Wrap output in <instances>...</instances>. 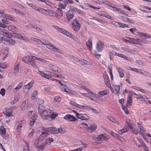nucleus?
<instances>
[{
  "label": "nucleus",
  "mask_w": 151,
  "mask_h": 151,
  "mask_svg": "<svg viewBox=\"0 0 151 151\" xmlns=\"http://www.w3.org/2000/svg\"><path fill=\"white\" fill-rule=\"evenodd\" d=\"M39 114L43 119L51 121L54 119L57 116L56 114H54L52 111L47 109L44 106L39 104L38 108Z\"/></svg>",
  "instance_id": "f257e3e1"
},
{
  "label": "nucleus",
  "mask_w": 151,
  "mask_h": 151,
  "mask_svg": "<svg viewBox=\"0 0 151 151\" xmlns=\"http://www.w3.org/2000/svg\"><path fill=\"white\" fill-rule=\"evenodd\" d=\"M38 43L39 44L41 45H46L47 48L55 52H60V50L59 49L57 48L55 46L52 45L50 43H49L48 44L44 43L41 40H40V41L38 42Z\"/></svg>",
  "instance_id": "f03ea898"
},
{
  "label": "nucleus",
  "mask_w": 151,
  "mask_h": 151,
  "mask_svg": "<svg viewBox=\"0 0 151 151\" xmlns=\"http://www.w3.org/2000/svg\"><path fill=\"white\" fill-rule=\"evenodd\" d=\"M129 40L124 39L123 41L126 42H128L135 44H138L139 42H142V40L141 39H138L136 37H127Z\"/></svg>",
  "instance_id": "7ed1b4c3"
},
{
  "label": "nucleus",
  "mask_w": 151,
  "mask_h": 151,
  "mask_svg": "<svg viewBox=\"0 0 151 151\" xmlns=\"http://www.w3.org/2000/svg\"><path fill=\"white\" fill-rule=\"evenodd\" d=\"M40 129L41 130L42 133L39 136L38 139L39 140H42L49 134V132L47 131V129L44 127H40Z\"/></svg>",
  "instance_id": "20e7f679"
},
{
  "label": "nucleus",
  "mask_w": 151,
  "mask_h": 151,
  "mask_svg": "<svg viewBox=\"0 0 151 151\" xmlns=\"http://www.w3.org/2000/svg\"><path fill=\"white\" fill-rule=\"evenodd\" d=\"M55 28L59 32L63 33L64 35L69 37H70L73 38L74 37V35L70 33L68 31H66L63 29L60 28L57 26H55Z\"/></svg>",
  "instance_id": "39448f33"
},
{
  "label": "nucleus",
  "mask_w": 151,
  "mask_h": 151,
  "mask_svg": "<svg viewBox=\"0 0 151 151\" xmlns=\"http://www.w3.org/2000/svg\"><path fill=\"white\" fill-rule=\"evenodd\" d=\"M73 112L75 114L76 116L78 118L81 120H87L89 119V117L86 114H79L74 110Z\"/></svg>",
  "instance_id": "423d86ee"
},
{
  "label": "nucleus",
  "mask_w": 151,
  "mask_h": 151,
  "mask_svg": "<svg viewBox=\"0 0 151 151\" xmlns=\"http://www.w3.org/2000/svg\"><path fill=\"white\" fill-rule=\"evenodd\" d=\"M71 27L74 31L77 32L79 30L81 26L78 21L74 20L72 22Z\"/></svg>",
  "instance_id": "0eeeda50"
},
{
  "label": "nucleus",
  "mask_w": 151,
  "mask_h": 151,
  "mask_svg": "<svg viewBox=\"0 0 151 151\" xmlns=\"http://www.w3.org/2000/svg\"><path fill=\"white\" fill-rule=\"evenodd\" d=\"M34 84V82L31 81L27 84L24 85L23 88L24 93H28L31 88L33 86Z\"/></svg>",
  "instance_id": "6e6552de"
},
{
  "label": "nucleus",
  "mask_w": 151,
  "mask_h": 151,
  "mask_svg": "<svg viewBox=\"0 0 151 151\" xmlns=\"http://www.w3.org/2000/svg\"><path fill=\"white\" fill-rule=\"evenodd\" d=\"M104 43L101 41H98L96 45V48L98 52H101L104 49Z\"/></svg>",
  "instance_id": "1a4fd4ad"
},
{
  "label": "nucleus",
  "mask_w": 151,
  "mask_h": 151,
  "mask_svg": "<svg viewBox=\"0 0 151 151\" xmlns=\"http://www.w3.org/2000/svg\"><path fill=\"white\" fill-rule=\"evenodd\" d=\"M64 119L68 121L75 122L77 120V119L72 115L68 114L64 117Z\"/></svg>",
  "instance_id": "9d476101"
},
{
  "label": "nucleus",
  "mask_w": 151,
  "mask_h": 151,
  "mask_svg": "<svg viewBox=\"0 0 151 151\" xmlns=\"http://www.w3.org/2000/svg\"><path fill=\"white\" fill-rule=\"evenodd\" d=\"M26 123V121L25 120L19 122L16 129L19 132L21 131L22 129V126L24 125Z\"/></svg>",
  "instance_id": "9b49d317"
},
{
  "label": "nucleus",
  "mask_w": 151,
  "mask_h": 151,
  "mask_svg": "<svg viewBox=\"0 0 151 151\" xmlns=\"http://www.w3.org/2000/svg\"><path fill=\"white\" fill-rule=\"evenodd\" d=\"M11 37H8L7 39L4 40V42L3 43L6 45H14L15 43V41L12 39L11 38Z\"/></svg>",
  "instance_id": "f8f14e48"
},
{
  "label": "nucleus",
  "mask_w": 151,
  "mask_h": 151,
  "mask_svg": "<svg viewBox=\"0 0 151 151\" xmlns=\"http://www.w3.org/2000/svg\"><path fill=\"white\" fill-rule=\"evenodd\" d=\"M70 104L73 106H76L78 108L86 110H87V106L78 104L73 101H71L70 102Z\"/></svg>",
  "instance_id": "ddd939ff"
},
{
  "label": "nucleus",
  "mask_w": 151,
  "mask_h": 151,
  "mask_svg": "<svg viewBox=\"0 0 151 151\" xmlns=\"http://www.w3.org/2000/svg\"><path fill=\"white\" fill-rule=\"evenodd\" d=\"M1 133L2 136L5 139H7L9 137L8 134L6 133V130L3 126H1L0 128Z\"/></svg>",
  "instance_id": "4468645a"
},
{
  "label": "nucleus",
  "mask_w": 151,
  "mask_h": 151,
  "mask_svg": "<svg viewBox=\"0 0 151 151\" xmlns=\"http://www.w3.org/2000/svg\"><path fill=\"white\" fill-rule=\"evenodd\" d=\"M97 139L99 141H106L109 139V138L105 134H104L99 135Z\"/></svg>",
  "instance_id": "2eb2a0df"
},
{
  "label": "nucleus",
  "mask_w": 151,
  "mask_h": 151,
  "mask_svg": "<svg viewBox=\"0 0 151 151\" xmlns=\"http://www.w3.org/2000/svg\"><path fill=\"white\" fill-rule=\"evenodd\" d=\"M0 34L1 35H4L5 36L8 37H12V35L8 32H7L5 29L0 28Z\"/></svg>",
  "instance_id": "dca6fc26"
},
{
  "label": "nucleus",
  "mask_w": 151,
  "mask_h": 151,
  "mask_svg": "<svg viewBox=\"0 0 151 151\" xmlns=\"http://www.w3.org/2000/svg\"><path fill=\"white\" fill-rule=\"evenodd\" d=\"M56 17L58 19H60L63 16V12L62 9L59 8H58L56 11L55 12Z\"/></svg>",
  "instance_id": "f3484780"
},
{
  "label": "nucleus",
  "mask_w": 151,
  "mask_h": 151,
  "mask_svg": "<svg viewBox=\"0 0 151 151\" xmlns=\"http://www.w3.org/2000/svg\"><path fill=\"white\" fill-rule=\"evenodd\" d=\"M13 111L9 109H5V111L3 112V114L6 116L8 117L12 116H13L12 115Z\"/></svg>",
  "instance_id": "a211bd4d"
},
{
  "label": "nucleus",
  "mask_w": 151,
  "mask_h": 151,
  "mask_svg": "<svg viewBox=\"0 0 151 151\" xmlns=\"http://www.w3.org/2000/svg\"><path fill=\"white\" fill-rule=\"evenodd\" d=\"M86 45L88 49L91 51L93 48L92 40L91 38L90 37L88 40L86 42Z\"/></svg>",
  "instance_id": "6ab92c4d"
},
{
  "label": "nucleus",
  "mask_w": 151,
  "mask_h": 151,
  "mask_svg": "<svg viewBox=\"0 0 151 151\" xmlns=\"http://www.w3.org/2000/svg\"><path fill=\"white\" fill-rule=\"evenodd\" d=\"M47 129L48 132H49L53 134H57L58 133V128L56 127H50L48 128Z\"/></svg>",
  "instance_id": "aec40b11"
},
{
  "label": "nucleus",
  "mask_w": 151,
  "mask_h": 151,
  "mask_svg": "<svg viewBox=\"0 0 151 151\" xmlns=\"http://www.w3.org/2000/svg\"><path fill=\"white\" fill-rule=\"evenodd\" d=\"M30 58V56H27L23 57L22 60L24 63L29 64L30 63L31 61Z\"/></svg>",
  "instance_id": "412c9836"
},
{
  "label": "nucleus",
  "mask_w": 151,
  "mask_h": 151,
  "mask_svg": "<svg viewBox=\"0 0 151 151\" xmlns=\"http://www.w3.org/2000/svg\"><path fill=\"white\" fill-rule=\"evenodd\" d=\"M119 18L122 19L124 21L127 22L128 23H134V21L133 20H130L128 18L125 16H121Z\"/></svg>",
  "instance_id": "4be33fe9"
},
{
  "label": "nucleus",
  "mask_w": 151,
  "mask_h": 151,
  "mask_svg": "<svg viewBox=\"0 0 151 151\" xmlns=\"http://www.w3.org/2000/svg\"><path fill=\"white\" fill-rule=\"evenodd\" d=\"M66 14L68 20H70L72 19L74 16L73 12L70 10H69L66 13Z\"/></svg>",
  "instance_id": "5701e85b"
},
{
  "label": "nucleus",
  "mask_w": 151,
  "mask_h": 151,
  "mask_svg": "<svg viewBox=\"0 0 151 151\" xmlns=\"http://www.w3.org/2000/svg\"><path fill=\"white\" fill-rule=\"evenodd\" d=\"M103 77L104 79V83L106 85H107L108 83H110V81L109 77L108 75L106 74V72L104 73L103 74Z\"/></svg>",
  "instance_id": "b1692460"
},
{
  "label": "nucleus",
  "mask_w": 151,
  "mask_h": 151,
  "mask_svg": "<svg viewBox=\"0 0 151 151\" xmlns=\"http://www.w3.org/2000/svg\"><path fill=\"white\" fill-rule=\"evenodd\" d=\"M118 53H117L113 50L110 51L109 52V56L110 59L111 60H112L114 59L113 55L118 57Z\"/></svg>",
  "instance_id": "393cba45"
},
{
  "label": "nucleus",
  "mask_w": 151,
  "mask_h": 151,
  "mask_svg": "<svg viewBox=\"0 0 151 151\" xmlns=\"http://www.w3.org/2000/svg\"><path fill=\"white\" fill-rule=\"evenodd\" d=\"M8 53V49L7 48H5L3 51V57L2 59L3 60H4L7 57Z\"/></svg>",
  "instance_id": "a878e982"
},
{
  "label": "nucleus",
  "mask_w": 151,
  "mask_h": 151,
  "mask_svg": "<svg viewBox=\"0 0 151 151\" xmlns=\"http://www.w3.org/2000/svg\"><path fill=\"white\" fill-rule=\"evenodd\" d=\"M109 91L107 90H105L102 91H99L98 94L101 96L107 95L109 93Z\"/></svg>",
  "instance_id": "bb28decb"
},
{
  "label": "nucleus",
  "mask_w": 151,
  "mask_h": 151,
  "mask_svg": "<svg viewBox=\"0 0 151 151\" xmlns=\"http://www.w3.org/2000/svg\"><path fill=\"white\" fill-rule=\"evenodd\" d=\"M121 49L123 51H125V52L130 53V54H132L133 52V51L132 50L129 49V47H121Z\"/></svg>",
  "instance_id": "cd10ccee"
},
{
  "label": "nucleus",
  "mask_w": 151,
  "mask_h": 151,
  "mask_svg": "<svg viewBox=\"0 0 151 151\" xmlns=\"http://www.w3.org/2000/svg\"><path fill=\"white\" fill-rule=\"evenodd\" d=\"M45 3L46 4L52 8L55 7V4L53 2H51L49 0H45Z\"/></svg>",
  "instance_id": "c85d7f7f"
},
{
  "label": "nucleus",
  "mask_w": 151,
  "mask_h": 151,
  "mask_svg": "<svg viewBox=\"0 0 151 151\" xmlns=\"http://www.w3.org/2000/svg\"><path fill=\"white\" fill-rule=\"evenodd\" d=\"M127 106L129 107L131 106L132 103V99L131 95H129L127 99Z\"/></svg>",
  "instance_id": "c756f323"
},
{
  "label": "nucleus",
  "mask_w": 151,
  "mask_h": 151,
  "mask_svg": "<svg viewBox=\"0 0 151 151\" xmlns=\"http://www.w3.org/2000/svg\"><path fill=\"white\" fill-rule=\"evenodd\" d=\"M22 110L24 111L27 109V106L26 104V101L24 100L22 103L21 106Z\"/></svg>",
  "instance_id": "7c9ffc66"
},
{
  "label": "nucleus",
  "mask_w": 151,
  "mask_h": 151,
  "mask_svg": "<svg viewBox=\"0 0 151 151\" xmlns=\"http://www.w3.org/2000/svg\"><path fill=\"white\" fill-rule=\"evenodd\" d=\"M4 17L9 20H10L13 22H14L15 21V19L14 17L10 16L9 15H7L5 14Z\"/></svg>",
  "instance_id": "2f4dec72"
},
{
  "label": "nucleus",
  "mask_w": 151,
  "mask_h": 151,
  "mask_svg": "<svg viewBox=\"0 0 151 151\" xmlns=\"http://www.w3.org/2000/svg\"><path fill=\"white\" fill-rule=\"evenodd\" d=\"M129 130V129L127 127H124L122 129L119 130L118 131V133L120 134H122L123 133L127 132Z\"/></svg>",
  "instance_id": "473e14b6"
},
{
  "label": "nucleus",
  "mask_w": 151,
  "mask_h": 151,
  "mask_svg": "<svg viewBox=\"0 0 151 151\" xmlns=\"http://www.w3.org/2000/svg\"><path fill=\"white\" fill-rule=\"evenodd\" d=\"M81 145H83V146H81V147L74 150H73L74 151H81L87 147V145L86 143H81Z\"/></svg>",
  "instance_id": "72a5a7b5"
},
{
  "label": "nucleus",
  "mask_w": 151,
  "mask_h": 151,
  "mask_svg": "<svg viewBox=\"0 0 151 151\" xmlns=\"http://www.w3.org/2000/svg\"><path fill=\"white\" fill-rule=\"evenodd\" d=\"M48 67L50 68L55 72L58 71V68L55 65L50 64L48 65Z\"/></svg>",
  "instance_id": "f704fd0d"
},
{
  "label": "nucleus",
  "mask_w": 151,
  "mask_h": 151,
  "mask_svg": "<svg viewBox=\"0 0 151 151\" xmlns=\"http://www.w3.org/2000/svg\"><path fill=\"white\" fill-rule=\"evenodd\" d=\"M19 64L17 63L15 64L14 69V73L15 74H17L19 71Z\"/></svg>",
  "instance_id": "c9c22d12"
},
{
  "label": "nucleus",
  "mask_w": 151,
  "mask_h": 151,
  "mask_svg": "<svg viewBox=\"0 0 151 151\" xmlns=\"http://www.w3.org/2000/svg\"><path fill=\"white\" fill-rule=\"evenodd\" d=\"M117 69L118 70V72L119 74V77L120 78H123L124 76V74L123 70L121 68H118Z\"/></svg>",
  "instance_id": "e433bc0d"
},
{
  "label": "nucleus",
  "mask_w": 151,
  "mask_h": 151,
  "mask_svg": "<svg viewBox=\"0 0 151 151\" xmlns=\"http://www.w3.org/2000/svg\"><path fill=\"white\" fill-rule=\"evenodd\" d=\"M23 85V82H21L19 83L17 85V86L14 89V90L15 92H17L22 87Z\"/></svg>",
  "instance_id": "4c0bfd02"
},
{
  "label": "nucleus",
  "mask_w": 151,
  "mask_h": 151,
  "mask_svg": "<svg viewBox=\"0 0 151 151\" xmlns=\"http://www.w3.org/2000/svg\"><path fill=\"white\" fill-rule=\"evenodd\" d=\"M113 22L117 23L118 24L119 27L121 28H124L125 27L127 28L129 27L128 25H127L124 24H123L120 22H116L114 21Z\"/></svg>",
  "instance_id": "58836bf2"
},
{
  "label": "nucleus",
  "mask_w": 151,
  "mask_h": 151,
  "mask_svg": "<svg viewBox=\"0 0 151 151\" xmlns=\"http://www.w3.org/2000/svg\"><path fill=\"white\" fill-rule=\"evenodd\" d=\"M97 127V126L94 124H91L89 126V129L91 132H93L95 131Z\"/></svg>",
  "instance_id": "ea45409f"
},
{
  "label": "nucleus",
  "mask_w": 151,
  "mask_h": 151,
  "mask_svg": "<svg viewBox=\"0 0 151 151\" xmlns=\"http://www.w3.org/2000/svg\"><path fill=\"white\" fill-rule=\"evenodd\" d=\"M132 95L134 97L139 99H141L143 98V96L140 94H137L133 92H130Z\"/></svg>",
  "instance_id": "a19ab883"
},
{
  "label": "nucleus",
  "mask_w": 151,
  "mask_h": 151,
  "mask_svg": "<svg viewBox=\"0 0 151 151\" xmlns=\"http://www.w3.org/2000/svg\"><path fill=\"white\" fill-rule=\"evenodd\" d=\"M118 57L122 58L125 60H126L129 61H131V59L127 57V56L125 55H124L123 54H119V55H118Z\"/></svg>",
  "instance_id": "79ce46f5"
},
{
  "label": "nucleus",
  "mask_w": 151,
  "mask_h": 151,
  "mask_svg": "<svg viewBox=\"0 0 151 151\" xmlns=\"http://www.w3.org/2000/svg\"><path fill=\"white\" fill-rule=\"evenodd\" d=\"M46 145V143L44 142L41 144L40 146L37 147V149L38 150H42L45 147Z\"/></svg>",
  "instance_id": "37998d69"
},
{
  "label": "nucleus",
  "mask_w": 151,
  "mask_h": 151,
  "mask_svg": "<svg viewBox=\"0 0 151 151\" xmlns=\"http://www.w3.org/2000/svg\"><path fill=\"white\" fill-rule=\"evenodd\" d=\"M115 91V94H117L119 91L120 87L119 85H115L113 86Z\"/></svg>",
  "instance_id": "c03bdc74"
},
{
  "label": "nucleus",
  "mask_w": 151,
  "mask_h": 151,
  "mask_svg": "<svg viewBox=\"0 0 151 151\" xmlns=\"http://www.w3.org/2000/svg\"><path fill=\"white\" fill-rule=\"evenodd\" d=\"M92 110L93 112L96 114H99V111L96 110V109H94L93 108V107L91 106H87V110Z\"/></svg>",
  "instance_id": "a18cd8bd"
},
{
  "label": "nucleus",
  "mask_w": 151,
  "mask_h": 151,
  "mask_svg": "<svg viewBox=\"0 0 151 151\" xmlns=\"http://www.w3.org/2000/svg\"><path fill=\"white\" fill-rule=\"evenodd\" d=\"M46 12L48 13V15L53 17H56L55 12H54L53 11L47 9L46 10Z\"/></svg>",
  "instance_id": "49530a36"
},
{
  "label": "nucleus",
  "mask_w": 151,
  "mask_h": 151,
  "mask_svg": "<svg viewBox=\"0 0 151 151\" xmlns=\"http://www.w3.org/2000/svg\"><path fill=\"white\" fill-rule=\"evenodd\" d=\"M65 92L70 94H73L75 95H77L78 94L77 92L69 89H65Z\"/></svg>",
  "instance_id": "de8ad7c7"
},
{
  "label": "nucleus",
  "mask_w": 151,
  "mask_h": 151,
  "mask_svg": "<svg viewBox=\"0 0 151 151\" xmlns=\"http://www.w3.org/2000/svg\"><path fill=\"white\" fill-rule=\"evenodd\" d=\"M131 131L134 134H137L139 133V129H135L132 127V126L131 128H129Z\"/></svg>",
  "instance_id": "09e8293b"
},
{
  "label": "nucleus",
  "mask_w": 151,
  "mask_h": 151,
  "mask_svg": "<svg viewBox=\"0 0 151 151\" xmlns=\"http://www.w3.org/2000/svg\"><path fill=\"white\" fill-rule=\"evenodd\" d=\"M138 34L142 36L147 38L151 37V36L146 33H145L141 32H139Z\"/></svg>",
  "instance_id": "8fccbe9b"
},
{
  "label": "nucleus",
  "mask_w": 151,
  "mask_h": 151,
  "mask_svg": "<svg viewBox=\"0 0 151 151\" xmlns=\"http://www.w3.org/2000/svg\"><path fill=\"white\" fill-rule=\"evenodd\" d=\"M78 51L82 53H84L86 52V50L83 47H79L78 48Z\"/></svg>",
  "instance_id": "3c124183"
},
{
  "label": "nucleus",
  "mask_w": 151,
  "mask_h": 151,
  "mask_svg": "<svg viewBox=\"0 0 151 151\" xmlns=\"http://www.w3.org/2000/svg\"><path fill=\"white\" fill-rule=\"evenodd\" d=\"M108 70L109 72V74L111 76V79L113 81L114 80L112 74V68L111 66L108 67Z\"/></svg>",
  "instance_id": "603ef678"
},
{
  "label": "nucleus",
  "mask_w": 151,
  "mask_h": 151,
  "mask_svg": "<svg viewBox=\"0 0 151 151\" xmlns=\"http://www.w3.org/2000/svg\"><path fill=\"white\" fill-rule=\"evenodd\" d=\"M50 75L52 76V77L54 78H62V75L61 74H60L59 75H58L56 74L52 73H50Z\"/></svg>",
  "instance_id": "864d4df0"
},
{
  "label": "nucleus",
  "mask_w": 151,
  "mask_h": 151,
  "mask_svg": "<svg viewBox=\"0 0 151 151\" xmlns=\"http://www.w3.org/2000/svg\"><path fill=\"white\" fill-rule=\"evenodd\" d=\"M67 5L65 4V3H62L60 2H59L58 3V6L59 7V8L65 9L66 6Z\"/></svg>",
  "instance_id": "5fc2aeb1"
},
{
  "label": "nucleus",
  "mask_w": 151,
  "mask_h": 151,
  "mask_svg": "<svg viewBox=\"0 0 151 151\" xmlns=\"http://www.w3.org/2000/svg\"><path fill=\"white\" fill-rule=\"evenodd\" d=\"M7 28L9 30L12 32H14V31H16V27L11 25H9L8 26Z\"/></svg>",
  "instance_id": "6e6d98bb"
},
{
  "label": "nucleus",
  "mask_w": 151,
  "mask_h": 151,
  "mask_svg": "<svg viewBox=\"0 0 151 151\" xmlns=\"http://www.w3.org/2000/svg\"><path fill=\"white\" fill-rule=\"evenodd\" d=\"M63 2L65 3L67 6L68 4H73L74 3L73 0H64Z\"/></svg>",
  "instance_id": "4d7b16f0"
},
{
  "label": "nucleus",
  "mask_w": 151,
  "mask_h": 151,
  "mask_svg": "<svg viewBox=\"0 0 151 151\" xmlns=\"http://www.w3.org/2000/svg\"><path fill=\"white\" fill-rule=\"evenodd\" d=\"M139 129L140 134L142 135V137H144V134L146 132V129H144L143 127L141 128H140Z\"/></svg>",
  "instance_id": "13d9d810"
},
{
  "label": "nucleus",
  "mask_w": 151,
  "mask_h": 151,
  "mask_svg": "<svg viewBox=\"0 0 151 151\" xmlns=\"http://www.w3.org/2000/svg\"><path fill=\"white\" fill-rule=\"evenodd\" d=\"M37 94V91H33L31 96V99L32 100L34 99L35 98Z\"/></svg>",
  "instance_id": "bf43d9fd"
},
{
  "label": "nucleus",
  "mask_w": 151,
  "mask_h": 151,
  "mask_svg": "<svg viewBox=\"0 0 151 151\" xmlns=\"http://www.w3.org/2000/svg\"><path fill=\"white\" fill-rule=\"evenodd\" d=\"M58 133H60L61 134H64L65 132V128H60L58 129Z\"/></svg>",
  "instance_id": "052dcab7"
},
{
  "label": "nucleus",
  "mask_w": 151,
  "mask_h": 151,
  "mask_svg": "<svg viewBox=\"0 0 151 151\" xmlns=\"http://www.w3.org/2000/svg\"><path fill=\"white\" fill-rule=\"evenodd\" d=\"M100 15L102 17H104L108 19H110L111 20H113V19H111V17L110 16L106 14H101Z\"/></svg>",
  "instance_id": "680f3d73"
},
{
  "label": "nucleus",
  "mask_w": 151,
  "mask_h": 151,
  "mask_svg": "<svg viewBox=\"0 0 151 151\" xmlns=\"http://www.w3.org/2000/svg\"><path fill=\"white\" fill-rule=\"evenodd\" d=\"M4 18L2 19V22L5 24H10V22L9 21V20L6 19L3 17Z\"/></svg>",
  "instance_id": "e2e57ef3"
},
{
  "label": "nucleus",
  "mask_w": 151,
  "mask_h": 151,
  "mask_svg": "<svg viewBox=\"0 0 151 151\" xmlns=\"http://www.w3.org/2000/svg\"><path fill=\"white\" fill-rule=\"evenodd\" d=\"M71 59L72 60L75 62H80V60L78 59L74 56L71 57Z\"/></svg>",
  "instance_id": "0e129e2a"
},
{
  "label": "nucleus",
  "mask_w": 151,
  "mask_h": 151,
  "mask_svg": "<svg viewBox=\"0 0 151 151\" xmlns=\"http://www.w3.org/2000/svg\"><path fill=\"white\" fill-rule=\"evenodd\" d=\"M126 122L129 128H131L132 125L131 124V122L129 119H127L126 120Z\"/></svg>",
  "instance_id": "69168bd1"
},
{
  "label": "nucleus",
  "mask_w": 151,
  "mask_h": 151,
  "mask_svg": "<svg viewBox=\"0 0 151 151\" xmlns=\"http://www.w3.org/2000/svg\"><path fill=\"white\" fill-rule=\"evenodd\" d=\"M20 39H22L24 41H27L29 39V38L27 37L26 36H23L22 34L21 36L20 37Z\"/></svg>",
  "instance_id": "338daca9"
},
{
  "label": "nucleus",
  "mask_w": 151,
  "mask_h": 151,
  "mask_svg": "<svg viewBox=\"0 0 151 151\" xmlns=\"http://www.w3.org/2000/svg\"><path fill=\"white\" fill-rule=\"evenodd\" d=\"M139 73L142 74L145 76H148L149 74V73L148 72L142 69H141Z\"/></svg>",
  "instance_id": "774afa93"
}]
</instances>
